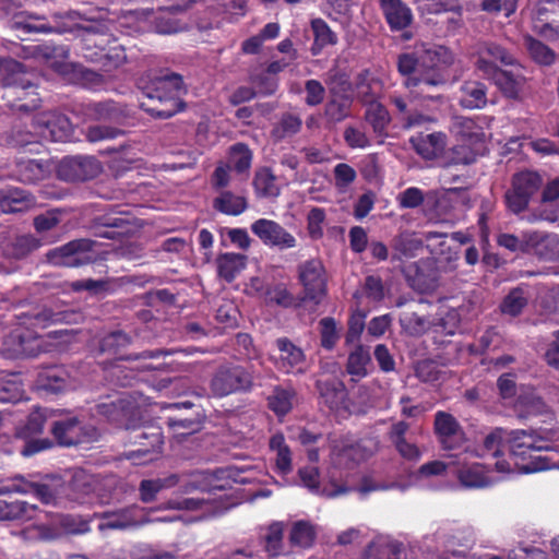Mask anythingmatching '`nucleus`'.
Returning a JSON list of instances; mask_svg holds the SVG:
<instances>
[{"label": "nucleus", "mask_w": 559, "mask_h": 559, "mask_svg": "<svg viewBox=\"0 0 559 559\" xmlns=\"http://www.w3.org/2000/svg\"><path fill=\"white\" fill-rule=\"evenodd\" d=\"M540 185L542 178L537 173L523 171L516 174L512 180V188L506 193L509 210L515 214L523 212Z\"/></svg>", "instance_id": "8"}, {"label": "nucleus", "mask_w": 559, "mask_h": 559, "mask_svg": "<svg viewBox=\"0 0 559 559\" xmlns=\"http://www.w3.org/2000/svg\"><path fill=\"white\" fill-rule=\"evenodd\" d=\"M399 259L414 258L424 251L421 239L413 234L401 235L394 242Z\"/></svg>", "instance_id": "38"}, {"label": "nucleus", "mask_w": 559, "mask_h": 559, "mask_svg": "<svg viewBox=\"0 0 559 559\" xmlns=\"http://www.w3.org/2000/svg\"><path fill=\"white\" fill-rule=\"evenodd\" d=\"M369 362L370 356L368 350L359 346L349 354L347 371L354 378H362L367 374V366Z\"/></svg>", "instance_id": "42"}, {"label": "nucleus", "mask_w": 559, "mask_h": 559, "mask_svg": "<svg viewBox=\"0 0 559 559\" xmlns=\"http://www.w3.org/2000/svg\"><path fill=\"white\" fill-rule=\"evenodd\" d=\"M299 281L307 299L319 302L326 294V272L321 261L309 260L299 265Z\"/></svg>", "instance_id": "10"}, {"label": "nucleus", "mask_w": 559, "mask_h": 559, "mask_svg": "<svg viewBox=\"0 0 559 559\" xmlns=\"http://www.w3.org/2000/svg\"><path fill=\"white\" fill-rule=\"evenodd\" d=\"M300 127V118L293 115H286L283 117L280 127L276 128L274 132L278 138H282L298 132Z\"/></svg>", "instance_id": "58"}, {"label": "nucleus", "mask_w": 559, "mask_h": 559, "mask_svg": "<svg viewBox=\"0 0 559 559\" xmlns=\"http://www.w3.org/2000/svg\"><path fill=\"white\" fill-rule=\"evenodd\" d=\"M238 311L231 301H223L216 310V320L224 326H234L237 324Z\"/></svg>", "instance_id": "54"}, {"label": "nucleus", "mask_w": 559, "mask_h": 559, "mask_svg": "<svg viewBox=\"0 0 559 559\" xmlns=\"http://www.w3.org/2000/svg\"><path fill=\"white\" fill-rule=\"evenodd\" d=\"M34 199L25 191L11 189L0 199V209L3 213H17L32 209Z\"/></svg>", "instance_id": "29"}, {"label": "nucleus", "mask_w": 559, "mask_h": 559, "mask_svg": "<svg viewBox=\"0 0 559 559\" xmlns=\"http://www.w3.org/2000/svg\"><path fill=\"white\" fill-rule=\"evenodd\" d=\"M64 486L58 481H51L49 484H27L24 483L22 486H14L12 491L32 493L43 503H58L61 499V493L64 491Z\"/></svg>", "instance_id": "22"}, {"label": "nucleus", "mask_w": 559, "mask_h": 559, "mask_svg": "<svg viewBox=\"0 0 559 559\" xmlns=\"http://www.w3.org/2000/svg\"><path fill=\"white\" fill-rule=\"evenodd\" d=\"M325 219V213L319 207H313L307 217L308 231L312 238H319L323 233V223Z\"/></svg>", "instance_id": "55"}, {"label": "nucleus", "mask_w": 559, "mask_h": 559, "mask_svg": "<svg viewBox=\"0 0 559 559\" xmlns=\"http://www.w3.org/2000/svg\"><path fill=\"white\" fill-rule=\"evenodd\" d=\"M386 21L394 29L406 27L412 21L409 9L401 0H380Z\"/></svg>", "instance_id": "27"}, {"label": "nucleus", "mask_w": 559, "mask_h": 559, "mask_svg": "<svg viewBox=\"0 0 559 559\" xmlns=\"http://www.w3.org/2000/svg\"><path fill=\"white\" fill-rule=\"evenodd\" d=\"M99 24L95 21L85 20L76 13L67 15H53V22L48 23L44 17L28 14L17 13L14 15L11 27L17 32V35H26L29 33H67L78 32L82 40L85 41V57L93 62H98L105 71H111L123 64L126 61V52L121 46H112L105 51L100 47L93 51L91 45L98 46L104 39H98Z\"/></svg>", "instance_id": "1"}, {"label": "nucleus", "mask_w": 559, "mask_h": 559, "mask_svg": "<svg viewBox=\"0 0 559 559\" xmlns=\"http://www.w3.org/2000/svg\"><path fill=\"white\" fill-rule=\"evenodd\" d=\"M88 240L71 241L47 253L48 261L58 266H79L91 260Z\"/></svg>", "instance_id": "13"}, {"label": "nucleus", "mask_w": 559, "mask_h": 559, "mask_svg": "<svg viewBox=\"0 0 559 559\" xmlns=\"http://www.w3.org/2000/svg\"><path fill=\"white\" fill-rule=\"evenodd\" d=\"M36 513V508L26 501H13L0 506V516L5 520H29Z\"/></svg>", "instance_id": "39"}, {"label": "nucleus", "mask_w": 559, "mask_h": 559, "mask_svg": "<svg viewBox=\"0 0 559 559\" xmlns=\"http://www.w3.org/2000/svg\"><path fill=\"white\" fill-rule=\"evenodd\" d=\"M476 68L484 76H491L499 70L495 61L509 66L514 63V58L502 47L496 44H484L479 47Z\"/></svg>", "instance_id": "16"}, {"label": "nucleus", "mask_w": 559, "mask_h": 559, "mask_svg": "<svg viewBox=\"0 0 559 559\" xmlns=\"http://www.w3.org/2000/svg\"><path fill=\"white\" fill-rule=\"evenodd\" d=\"M366 119L376 132H382L390 122L388 110L378 102L369 104L366 111Z\"/></svg>", "instance_id": "43"}, {"label": "nucleus", "mask_w": 559, "mask_h": 559, "mask_svg": "<svg viewBox=\"0 0 559 559\" xmlns=\"http://www.w3.org/2000/svg\"><path fill=\"white\" fill-rule=\"evenodd\" d=\"M251 152L243 144H236L230 148L229 162L233 164L237 171H245L251 165Z\"/></svg>", "instance_id": "46"}, {"label": "nucleus", "mask_w": 559, "mask_h": 559, "mask_svg": "<svg viewBox=\"0 0 559 559\" xmlns=\"http://www.w3.org/2000/svg\"><path fill=\"white\" fill-rule=\"evenodd\" d=\"M299 477L301 484L316 493H320L326 497H336L341 493L346 492L345 487L334 484L333 480L331 483V486L323 485L321 487L319 481V473L317 467L314 466L300 468Z\"/></svg>", "instance_id": "25"}, {"label": "nucleus", "mask_w": 559, "mask_h": 559, "mask_svg": "<svg viewBox=\"0 0 559 559\" xmlns=\"http://www.w3.org/2000/svg\"><path fill=\"white\" fill-rule=\"evenodd\" d=\"M416 152L426 159L441 155L445 148L447 136L442 132L419 134L412 139Z\"/></svg>", "instance_id": "23"}, {"label": "nucleus", "mask_w": 559, "mask_h": 559, "mask_svg": "<svg viewBox=\"0 0 559 559\" xmlns=\"http://www.w3.org/2000/svg\"><path fill=\"white\" fill-rule=\"evenodd\" d=\"M486 78L493 80L498 88L510 98H518L525 85V78L522 74L503 70H497L493 75Z\"/></svg>", "instance_id": "26"}, {"label": "nucleus", "mask_w": 559, "mask_h": 559, "mask_svg": "<svg viewBox=\"0 0 559 559\" xmlns=\"http://www.w3.org/2000/svg\"><path fill=\"white\" fill-rule=\"evenodd\" d=\"M293 396L294 394L290 391L276 389L270 397V407L277 415H285L293 406Z\"/></svg>", "instance_id": "47"}, {"label": "nucleus", "mask_w": 559, "mask_h": 559, "mask_svg": "<svg viewBox=\"0 0 559 559\" xmlns=\"http://www.w3.org/2000/svg\"><path fill=\"white\" fill-rule=\"evenodd\" d=\"M322 345L325 348H332L337 340L336 324L333 319L325 318L321 320Z\"/></svg>", "instance_id": "56"}, {"label": "nucleus", "mask_w": 559, "mask_h": 559, "mask_svg": "<svg viewBox=\"0 0 559 559\" xmlns=\"http://www.w3.org/2000/svg\"><path fill=\"white\" fill-rule=\"evenodd\" d=\"M276 344L281 352L280 360L283 369L287 372H304L306 370L305 355L299 347L286 338L277 340Z\"/></svg>", "instance_id": "24"}, {"label": "nucleus", "mask_w": 559, "mask_h": 559, "mask_svg": "<svg viewBox=\"0 0 559 559\" xmlns=\"http://www.w3.org/2000/svg\"><path fill=\"white\" fill-rule=\"evenodd\" d=\"M512 453L522 462H516L524 474L558 468L559 459L542 455L543 451L559 452V428L543 431L516 432L512 439Z\"/></svg>", "instance_id": "3"}, {"label": "nucleus", "mask_w": 559, "mask_h": 559, "mask_svg": "<svg viewBox=\"0 0 559 559\" xmlns=\"http://www.w3.org/2000/svg\"><path fill=\"white\" fill-rule=\"evenodd\" d=\"M435 429L447 449H453L464 440L463 431L450 414L438 412L435 419Z\"/></svg>", "instance_id": "20"}, {"label": "nucleus", "mask_w": 559, "mask_h": 559, "mask_svg": "<svg viewBox=\"0 0 559 559\" xmlns=\"http://www.w3.org/2000/svg\"><path fill=\"white\" fill-rule=\"evenodd\" d=\"M157 84V88L167 91L168 97L170 98L177 97L182 90V80L177 74L165 76L158 80Z\"/></svg>", "instance_id": "60"}, {"label": "nucleus", "mask_w": 559, "mask_h": 559, "mask_svg": "<svg viewBox=\"0 0 559 559\" xmlns=\"http://www.w3.org/2000/svg\"><path fill=\"white\" fill-rule=\"evenodd\" d=\"M515 407L522 417L537 416L546 412L545 403L536 396L519 400Z\"/></svg>", "instance_id": "49"}, {"label": "nucleus", "mask_w": 559, "mask_h": 559, "mask_svg": "<svg viewBox=\"0 0 559 559\" xmlns=\"http://www.w3.org/2000/svg\"><path fill=\"white\" fill-rule=\"evenodd\" d=\"M525 45L531 57L540 64H550L555 60V52L543 43L531 36L525 37Z\"/></svg>", "instance_id": "44"}, {"label": "nucleus", "mask_w": 559, "mask_h": 559, "mask_svg": "<svg viewBox=\"0 0 559 559\" xmlns=\"http://www.w3.org/2000/svg\"><path fill=\"white\" fill-rule=\"evenodd\" d=\"M311 26L317 46L324 47L335 44L336 37L323 20H313Z\"/></svg>", "instance_id": "51"}, {"label": "nucleus", "mask_w": 559, "mask_h": 559, "mask_svg": "<svg viewBox=\"0 0 559 559\" xmlns=\"http://www.w3.org/2000/svg\"><path fill=\"white\" fill-rule=\"evenodd\" d=\"M178 8L171 7L169 10L160 11L158 16L154 17V28L159 34H173L181 31V26L178 24L177 20L169 16L173 10H177Z\"/></svg>", "instance_id": "48"}, {"label": "nucleus", "mask_w": 559, "mask_h": 559, "mask_svg": "<svg viewBox=\"0 0 559 559\" xmlns=\"http://www.w3.org/2000/svg\"><path fill=\"white\" fill-rule=\"evenodd\" d=\"M454 61L453 53L444 46L433 44L416 45L413 52L400 56L397 68L406 76L405 86L417 88L423 95L430 86H438L445 82L443 70Z\"/></svg>", "instance_id": "2"}, {"label": "nucleus", "mask_w": 559, "mask_h": 559, "mask_svg": "<svg viewBox=\"0 0 559 559\" xmlns=\"http://www.w3.org/2000/svg\"><path fill=\"white\" fill-rule=\"evenodd\" d=\"M36 386L47 392H61L68 388L67 377L59 369H48L38 376Z\"/></svg>", "instance_id": "36"}, {"label": "nucleus", "mask_w": 559, "mask_h": 559, "mask_svg": "<svg viewBox=\"0 0 559 559\" xmlns=\"http://www.w3.org/2000/svg\"><path fill=\"white\" fill-rule=\"evenodd\" d=\"M35 58H38L46 62L50 68L57 72L64 73L67 66L58 58L64 59L67 57L66 51L62 48H55L47 45L44 46H32L29 47Z\"/></svg>", "instance_id": "31"}, {"label": "nucleus", "mask_w": 559, "mask_h": 559, "mask_svg": "<svg viewBox=\"0 0 559 559\" xmlns=\"http://www.w3.org/2000/svg\"><path fill=\"white\" fill-rule=\"evenodd\" d=\"M394 445L400 455L407 461H418L421 457V452L418 447L408 442L406 439L395 441Z\"/></svg>", "instance_id": "61"}, {"label": "nucleus", "mask_w": 559, "mask_h": 559, "mask_svg": "<svg viewBox=\"0 0 559 559\" xmlns=\"http://www.w3.org/2000/svg\"><path fill=\"white\" fill-rule=\"evenodd\" d=\"M74 321L75 320L70 319L69 316L66 313L60 312V313L55 314V313H51L50 311H44L34 318V322L32 324L34 326L44 329V328L48 326L50 323H56V322L71 323Z\"/></svg>", "instance_id": "57"}, {"label": "nucleus", "mask_w": 559, "mask_h": 559, "mask_svg": "<svg viewBox=\"0 0 559 559\" xmlns=\"http://www.w3.org/2000/svg\"><path fill=\"white\" fill-rule=\"evenodd\" d=\"M317 536V528L307 521H297L293 524L289 539L295 546L308 548L313 545Z\"/></svg>", "instance_id": "35"}, {"label": "nucleus", "mask_w": 559, "mask_h": 559, "mask_svg": "<svg viewBox=\"0 0 559 559\" xmlns=\"http://www.w3.org/2000/svg\"><path fill=\"white\" fill-rule=\"evenodd\" d=\"M38 133L41 139L48 141H67L72 135V124L69 119L60 114L47 112L36 118Z\"/></svg>", "instance_id": "14"}, {"label": "nucleus", "mask_w": 559, "mask_h": 559, "mask_svg": "<svg viewBox=\"0 0 559 559\" xmlns=\"http://www.w3.org/2000/svg\"><path fill=\"white\" fill-rule=\"evenodd\" d=\"M366 453L361 450L360 445L342 447L334 445L332 452V463L335 466H349L352 461H360L366 457Z\"/></svg>", "instance_id": "41"}, {"label": "nucleus", "mask_w": 559, "mask_h": 559, "mask_svg": "<svg viewBox=\"0 0 559 559\" xmlns=\"http://www.w3.org/2000/svg\"><path fill=\"white\" fill-rule=\"evenodd\" d=\"M487 103L486 87L483 83L469 81L461 86L460 104L467 109L483 108Z\"/></svg>", "instance_id": "28"}, {"label": "nucleus", "mask_w": 559, "mask_h": 559, "mask_svg": "<svg viewBox=\"0 0 559 559\" xmlns=\"http://www.w3.org/2000/svg\"><path fill=\"white\" fill-rule=\"evenodd\" d=\"M450 464L453 465V472L460 485L466 489H484L490 487L507 475L514 473L511 464L504 460L491 463L479 461L478 451L465 449L464 451L451 454Z\"/></svg>", "instance_id": "4"}, {"label": "nucleus", "mask_w": 559, "mask_h": 559, "mask_svg": "<svg viewBox=\"0 0 559 559\" xmlns=\"http://www.w3.org/2000/svg\"><path fill=\"white\" fill-rule=\"evenodd\" d=\"M22 67L14 60H0V83L4 86L16 85Z\"/></svg>", "instance_id": "45"}, {"label": "nucleus", "mask_w": 559, "mask_h": 559, "mask_svg": "<svg viewBox=\"0 0 559 559\" xmlns=\"http://www.w3.org/2000/svg\"><path fill=\"white\" fill-rule=\"evenodd\" d=\"M48 411L46 409H36L33 412L27 420L25 430L21 432V436L24 438L40 433L44 429V424L47 420Z\"/></svg>", "instance_id": "53"}, {"label": "nucleus", "mask_w": 559, "mask_h": 559, "mask_svg": "<svg viewBox=\"0 0 559 559\" xmlns=\"http://www.w3.org/2000/svg\"><path fill=\"white\" fill-rule=\"evenodd\" d=\"M521 431L522 430H515V431L508 432L503 429H495L493 431H491L490 433H488L486 436V438L484 440L483 450H481V452H478L479 456L485 457L487 455H491L492 457H498L502 453V450L508 444L509 449L511 451V455L514 461V466H515L513 468L514 472L516 471L519 473H523L520 469V466L516 464V462L521 463L522 461L520 459H516L512 453L513 436H514V433L521 432Z\"/></svg>", "instance_id": "19"}, {"label": "nucleus", "mask_w": 559, "mask_h": 559, "mask_svg": "<svg viewBox=\"0 0 559 559\" xmlns=\"http://www.w3.org/2000/svg\"><path fill=\"white\" fill-rule=\"evenodd\" d=\"M423 200V192L418 188H408L399 195V202L402 207L418 206Z\"/></svg>", "instance_id": "63"}, {"label": "nucleus", "mask_w": 559, "mask_h": 559, "mask_svg": "<svg viewBox=\"0 0 559 559\" xmlns=\"http://www.w3.org/2000/svg\"><path fill=\"white\" fill-rule=\"evenodd\" d=\"M269 478L271 477L266 473L254 466L248 464L233 465L217 469L214 473L199 472L190 475L183 484V492L225 489L230 483H266Z\"/></svg>", "instance_id": "5"}, {"label": "nucleus", "mask_w": 559, "mask_h": 559, "mask_svg": "<svg viewBox=\"0 0 559 559\" xmlns=\"http://www.w3.org/2000/svg\"><path fill=\"white\" fill-rule=\"evenodd\" d=\"M19 343L10 350L15 356H36L41 352H49L70 342L71 333L68 330L49 332L44 336L17 334Z\"/></svg>", "instance_id": "7"}, {"label": "nucleus", "mask_w": 559, "mask_h": 559, "mask_svg": "<svg viewBox=\"0 0 559 559\" xmlns=\"http://www.w3.org/2000/svg\"><path fill=\"white\" fill-rule=\"evenodd\" d=\"M283 524L275 522L267 527L265 534V548L271 556H277L282 546Z\"/></svg>", "instance_id": "50"}, {"label": "nucleus", "mask_w": 559, "mask_h": 559, "mask_svg": "<svg viewBox=\"0 0 559 559\" xmlns=\"http://www.w3.org/2000/svg\"><path fill=\"white\" fill-rule=\"evenodd\" d=\"M526 305V298L520 289L511 292L501 305V311L506 314L516 316Z\"/></svg>", "instance_id": "52"}, {"label": "nucleus", "mask_w": 559, "mask_h": 559, "mask_svg": "<svg viewBox=\"0 0 559 559\" xmlns=\"http://www.w3.org/2000/svg\"><path fill=\"white\" fill-rule=\"evenodd\" d=\"M177 484H179V477L177 475H170L163 479L142 480L140 485V498L143 502H151L160 490L171 488Z\"/></svg>", "instance_id": "34"}, {"label": "nucleus", "mask_w": 559, "mask_h": 559, "mask_svg": "<svg viewBox=\"0 0 559 559\" xmlns=\"http://www.w3.org/2000/svg\"><path fill=\"white\" fill-rule=\"evenodd\" d=\"M344 138L347 144L354 148H365L369 145L366 134L355 128H347L344 132Z\"/></svg>", "instance_id": "64"}, {"label": "nucleus", "mask_w": 559, "mask_h": 559, "mask_svg": "<svg viewBox=\"0 0 559 559\" xmlns=\"http://www.w3.org/2000/svg\"><path fill=\"white\" fill-rule=\"evenodd\" d=\"M306 103L310 106L320 104L324 98V87L316 80H309L306 83Z\"/></svg>", "instance_id": "59"}, {"label": "nucleus", "mask_w": 559, "mask_h": 559, "mask_svg": "<svg viewBox=\"0 0 559 559\" xmlns=\"http://www.w3.org/2000/svg\"><path fill=\"white\" fill-rule=\"evenodd\" d=\"M251 231L269 247L282 250L296 247V238L283 226L272 219L260 218L252 223Z\"/></svg>", "instance_id": "11"}, {"label": "nucleus", "mask_w": 559, "mask_h": 559, "mask_svg": "<svg viewBox=\"0 0 559 559\" xmlns=\"http://www.w3.org/2000/svg\"><path fill=\"white\" fill-rule=\"evenodd\" d=\"M449 467L453 468V465L448 462L435 460L423 464L416 472L409 474L407 483H376L371 478H365L358 488V491L362 495L378 491L399 489L402 491L407 490L411 487L428 488L431 486V479L437 476L445 474Z\"/></svg>", "instance_id": "6"}, {"label": "nucleus", "mask_w": 559, "mask_h": 559, "mask_svg": "<svg viewBox=\"0 0 559 559\" xmlns=\"http://www.w3.org/2000/svg\"><path fill=\"white\" fill-rule=\"evenodd\" d=\"M214 206L224 214L236 216L246 211L247 200L243 197L226 191L215 199Z\"/></svg>", "instance_id": "37"}, {"label": "nucleus", "mask_w": 559, "mask_h": 559, "mask_svg": "<svg viewBox=\"0 0 559 559\" xmlns=\"http://www.w3.org/2000/svg\"><path fill=\"white\" fill-rule=\"evenodd\" d=\"M270 449L275 452V466L278 473L286 475L292 472V453L282 435L270 440Z\"/></svg>", "instance_id": "33"}, {"label": "nucleus", "mask_w": 559, "mask_h": 559, "mask_svg": "<svg viewBox=\"0 0 559 559\" xmlns=\"http://www.w3.org/2000/svg\"><path fill=\"white\" fill-rule=\"evenodd\" d=\"M251 384L252 377L245 368L240 366H225L215 372L211 381V390L216 396H226L248 390Z\"/></svg>", "instance_id": "9"}, {"label": "nucleus", "mask_w": 559, "mask_h": 559, "mask_svg": "<svg viewBox=\"0 0 559 559\" xmlns=\"http://www.w3.org/2000/svg\"><path fill=\"white\" fill-rule=\"evenodd\" d=\"M235 503L226 504L223 502L222 497L218 500H204V499H194L187 498L181 501H168L166 509H178V510H200L203 512V516L206 515H217L228 510Z\"/></svg>", "instance_id": "21"}, {"label": "nucleus", "mask_w": 559, "mask_h": 559, "mask_svg": "<svg viewBox=\"0 0 559 559\" xmlns=\"http://www.w3.org/2000/svg\"><path fill=\"white\" fill-rule=\"evenodd\" d=\"M51 431L58 443L67 447L95 440L97 435L94 428L85 429L73 416L55 420Z\"/></svg>", "instance_id": "12"}, {"label": "nucleus", "mask_w": 559, "mask_h": 559, "mask_svg": "<svg viewBox=\"0 0 559 559\" xmlns=\"http://www.w3.org/2000/svg\"><path fill=\"white\" fill-rule=\"evenodd\" d=\"M246 266V257L239 253H224L217 258L218 275L231 282Z\"/></svg>", "instance_id": "30"}, {"label": "nucleus", "mask_w": 559, "mask_h": 559, "mask_svg": "<svg viewBox=\"0 0 559 559\" xmlns=\"http://www.w3.org/2000/svg\"><path fill=\"white\" fill-rule=\"evenodd\" d=\"M147 512L140 507H131L115 513L107 514L99 524V530H124L150 522Z\"/></svg>", "instance_id": "17"}, {"label": "nucleus", "mask_w": 559, "mask_h": 559, "mask_svg": "<svg viewBox=\"0 0 559 559\" xmlns=\"http://www.w3.org/2000/svg\"><path fill=\"white\" fill-rule=\"evenodd\" d=\"M318 389L320 391L321 397L331 409L338 411L342 407H346V391L341 382L329 383L319 381Z\"/></svg>", "instance_id": "32"}, {"label": "nucleus", "mask_w": 559, "mask_h": 559, "mask_svg": "<svg viewBox=\"0 0 559 559\" xmlns=\"http://www.w3.org/2000/svg\"><path fill=\"white\" fill-rule=\"evenodd\" d=\"M43 168L35 160H28L20 165V176L23 181H35L43 176Z\"/></svg>", "instance_id": "62"}, {"label": "nucleus", "mask_w": 559, "mask_h": 559, "mask_svg": "<svg viewBox=\"0 0 559 559\" xmlns=\"http://www.w3.org/2000/svg\"><path fill=\"white\" fill-rule=\"evenodd\" d=\"M485 124H487L485 118L475 120L467 117H455L451 126V132L462 141L474 145L487 139Z\"/></svg>", "instance_id": "18"}, {"label": "nucleus", "mask_w": 559, "mask_h": 559, "mask_svg": "<svg viewBox=\"0 0 559 559\" xmlns=\"http://www.w3.org/2000/svg\"><path fill=\"white\" fill-rule=\"evenodd\" d=\"M100 171L99 163L93 157H71L61 162L58 174L64 180H87Z\"/></svg>", "instance_id": "15"}, {"label": "nucleus", "mask_w": 559, "mask_h": 559, "mask_svg": "<svg viewBox=\"0 0 559 559\" xmlns=\"http://www.w3.org/2000/svg\"><path fill=\"white\" fill-rule=\"evenodd\" d=\"M254 190L259 197L275 198L280 194V187L276 185L275 177L269 169H261L254 177Z\"/></svg>", "instance_id": "40"}]
</instances>
